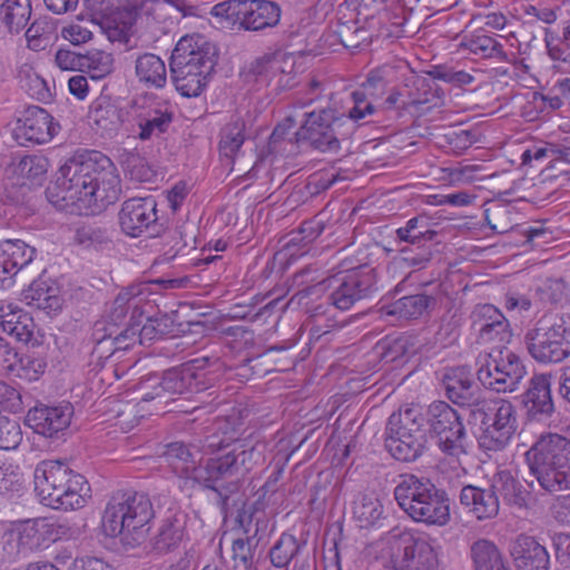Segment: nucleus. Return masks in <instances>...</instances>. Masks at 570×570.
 Listing matches in <instances>:
<instances>
[{"instance_id":"nucleus-1","label":"nucleus","mask_w":570,"mask_h":570,"mask_svg":"<svg viewBox=\"0 0 570 570\" xmlns=\"http://www.w3.org/2000/svg\"><path fill=\"white\" fill-rule=\"evenodd\" d=\"M58 200L79 215H97L115 204L121 195V180L116 165L100 151L91 150L69 158L56 179Z\"/></svg>"},{"instance_id":"nucleus-2","label":"nucleus","mask_w":570,"mask_h":570,"mask_svg":"<svg viewBox=\"0 0 570 570\" xmlns=\"http://www.w3.org/2000/svg\"><path fill=\"white\" fill-rule=\"evenodd\" d=\"M208 362L206 357L194 358L167 370L161 379L149 377L146 382L150 383L151 391L146 392L137 404H126L124 410H119V423L131 429L144 417V414L138 415L140 410L149 414L159 412L174 401L173 396L176 394L191 395L206 391L213 384V377L206 371Z\"/></svg>"},{"instance_id":"nucleus-3","label":"nucleus","mask_w":570,"mask_h":570,"mask_svg":"<svg viewBox=\"0 0 570 570\" xmlns=\"http://www.w3.org/2000/svg\"><path fill=\"white\" fill-rule=\"evenodd\" d=\"M328 291L325 303L312 304L307 307L311 317L326 315L330 306L338 311H348L358 302L372 298L379 291L377 275L368 265L338 272L326 279L297 291L293 298L302 304L303 299Z\"/></svg>"},{"instance_id":"nucleus-4","label":"nucleus","mask_w":570,"mask_h":570,"mask_svg":"<svg viewBox=\"0 0 570 570\" xmlns=\"http://www.w3.org/2000/svg\"><path fill=\"white\" fill-rule=\"evenodd\" d=\"M35 492L51 509L72 511L86 505L90 485L86 478L60 460H43L33 471Z\"/></svg>"},{"instance_id":"nucleus-5","label":"nucleus","mask_w":570,"mask_h":570,"mask_svg":"<svg viewBox=\"0 0 570 570\" xmlns=\"http://www.w3.org/2000/svg\"><path fill=\"white\" fill-rule=\"evenodd\" d=\"M149 497L134 491H118L109 499L101 520L106 535L120 537L127 548L144 543L148 537L149 522L154 518Z\"/></svg>"},{"instance_id":"nucleus-6","label":"nucleus","mask_w":570,"mask_h":570,"mask_svg":"<svg viewBox=\"0 0 570 570\" xmlns=\"http://www.w3.org/2000/svg\"><path fill=\"white\" fill-rule=\"evenodd\" d=\"M261 445L247 448L245 443H235L225 453L209 458L204 468H199L194 480L215 491L225 502L239 489L242 479L254 465L263 460Z\"/></svg>"},{"instance_id":"nucleus-7","label":"nucleus","mask_w":570,"mask_h":570,"mask_svg":"<svg viewBox=\"0 0 570 570\" xmlns=\"http://www.w3.org/2000/svg\"><path fill=\"white\" fill-rule=\"evenodd\" d=\"M261 445L247 448L245 443H235L225 453L209 458L204 468H199L194 480L215 491L225 502L239 489L242 479L254 465L263 460Z\"/></svg>"},{"instance_id":"nucleus-8","label":"nucleus","mask_w":570,"mask_h":570,"mask_svg":"<svg viewBox=\"0 0 570 570\" xmlns=\"http://www.w3.org/2000/svg\"><path fill=\"white\" fill-rule=\"evenodd\" d=\"M530 473L547 492L570 489V440L559 434L541 435L525 452Z\"/></svg>"},{"instance_id":"nucleus-9","label":"nucleus","mask_w":570,"mask_h":570,"mask_svg":"<svg viewBox=\"0 0 570 570\" xmlns=\"http://www.w3.org/2000/svg\"><path fill=\"white\" fill-rule=\"evenodd\" d=\"M469 424L476 429L479 446L484 451L504 450L518 430L515 406L505 399H482L468 413Z\"/></svg>"},{"instance_id":"nucleus-10","label":"nucleus","mask_w":570,"mask_h":570,"mask_svg":"<svg viewBox=\"0 0 570 570\" xmlns=\"http://www.w3.org/2000/svg\"><path fill=\"white\" fill-rule=\"evenodd\" d=\"M523 344L538 364L562 363L570 357V313L543 315L525 332Z\"/></svg>"},{"instance_id":"nucleus-11","label":"nucleus","mask_w":570,"mask_h":570,"mask_svg":"<svg viewBox=\"0 0 570 570\" xmlns=\"http://www.w3.org/2000/svg\"><path fill=\"white\" fill-rule=\"evenodd\" d=\"M385 448L397 461L414 462L428 449L423 414L416 407L394 412L385 428Z\"/></svg>"},{"instance_id":"nucleus-12","label":"nucleus","mask_w":570,"mask_h":570,"mask_svg":"<svg viewBox=\"0 0 570 570\" xmlns=\"http://www.w3.org/2000/svg\"><path fill=\"white\" fill-rule=\"evenodd\" d=\"M352 134L344 112L335 108H321L305 114V120L295 132L298 140H306L322 153H337L341 141Z\"/></svg>"},{"instance_id":"nucleus-13","label":"nucleus","mask_w":570,"mask_h":570,"mask_svg":"<svg viewBox=\"0 0 570 570\" xmlns=\"http://www.w3.org/2000/svg\"><path fill=\"white\" fill-rule=\"evenodd\" d=\"M424 417L429 433L436 440L439 450L446 456L459 460L468 454V433L462 416L444 401L431 403Z\"/></svg>"},{"instance_id":"nucleus-14","label":"nucleus","mask_w":570,"mask_h":570,"mask_svg":"<svg viewBox=\"0 0 570 570\" xmlns=\"http://www.w3.org/2000/svg\"><path fill=\"white\" fill-rule=\"evenodd\" d=\"M476 371L479 382L497 393L517 391L527 375L522 358L505 346L494 348L480 357Z\"/></svg>"},{"instance_id":"nucleus-15","label":"nucleus","mask_w":570,"mask_h":570,"mask_svg":"<svg viewBox=\"0 0 570 570\" xmlns=\"http://www.w3.org/2000/svg\"><path fill=\"white\" fill-rule=\"evenodd\" d=\"M58 539L56 525L47 519H28L12 524L6 531L3 552L10 561L48 548Z\"/></svg>"},{"instance_id":"nucleus-16","label":"nucleus","mask_w":570,"mask_h":570,"mask_svg":"<svg viewBox=\"0 0 570 570\" xmlns=\"http://www.w3.org/2000/svg\"><path fill=\"white\" fill-rule=\"evenodd\" d=\"M212 13L239 23L246 30L274 27L281 18V8L268 0H226L215 4Z\"/></svg>"},{"instance_id":"nucleus-17","label":"nucleus","mask_w":570,"mask_h":570,"mask_svg":"<svg viewBox=\"0 0 570 570\" xmlns=\"http://www.w3.org/2000/svg\"><path fill=\"white\" fill-rule=\"evenodd\" d=\"M389 542L396 551L394 563L403 570H438V553L425 538L409 529L394 528Z\"/></svg>"},{"instance_id":"nucleus-18","label":"nucleus","mask_w":570,"mask_h":570,"mask_svg":"<svg viewBox=\"0 0 570 570\" xmlns=\"http://www.w3.org/2000/svg\"><path fill=\"white\" fill-rule=\"evenodd\" d=\"M59 129L53 117L42 107H27L16 121L12 135L21 146L41 145L50 141Z\"/></svg>"},{"instance_id":"nucleus-19","label":"nucleus","mask_w":570,"mask_h":570,"mask_svg":"<svg viewBox=\"0 0 570 570\" xmlns=\"http://www.w3.org/2000/svg\"><path fill=\"white\" fill-rule=\"evenodd\" d=\"M471 326L476 334L478 343L505 346L512 337V331L507 317L492 304H482L471 313Z\"/></svg>"},{"instance_id":"nucleus-20","label":"nucleus","mask_w":570,"mask_h":570,"mask_svg":"<svg viewBox=\"0 0 570 570\" xmlns=\"http://www.w3.org/2000/svg\"><path fill=\"white\" fill-rule=\"evenodd\" d=\"M135 324L118 326L108 321H96L90 334L92 354L98 360L109 358L117 351H126L137 342Z\"/></svg>"},{"instance_id":"nucleus-21","label":"nucleus","mask_w":570,"mask_h":570,"mask_svg":"<svg viewBox=\"0 0 570 570\" xmlns=\"http://www.w3.org/2000/svg\"><path fill=\"white\" fill-rule=\"evenodd\" d=\"M179 60L186 62L187 68H200V72L214 71L217 63L216 46L200 35L185 36L173 50L169 63L180 66Z\"/></svg>"},{"instance_id":"nucleus-22","label":"nucleus","mask_w":570,"mask_h":570,"mask_svg":"<svg viewBox=\"0 0 570 570\" xmlns=\"http://www.w3.org/2000/svg\"><path fill=\"white\" fill-rule=\"evenodd\" d=\"M157 220V202L153 196L129 198L118 213L120 229L130 237L141 236Z\"/></svg>"},{"instance_id":"nucleus-23","label":"nucleus","mask_w":570,"mask_h":570,"mask_svg":"<svg viewBox=\"0 0 570 570\" xmlns=\"http://www.w3.org/2000/svg\"><path fill=\"white\" fill-rule=\"evenodd\" d=\"M73 416V406L69 402L58 405H36L26 416V423L38 434L46 438L58 436L66 431Z\"/></svg>"},{"instance_id":"nucleus-24","label":"nucleus","mask_w":570,"mask_h":570,"mask_svg":"<svg viewBox=\"0 0 570 570\" xmlns=\"http://www.w3.org/2000/svg\"><path fill=\"white\" fill-rule=\"evenodd\" d=\"M551 379L550 373H535L530 377L527 389L521 395V403L530 420L543 421L553 414Z\"/></svg>"},{"instance_id":"nucleus-25","label":"nucleus","mask_w":570,"mask_h":570,"mask_svg":"<svg viewBox=\"0 0 570 570\" xmlns=\"http://www.w3.org/2000/svg\"><path fill=\"white\" fill-rule=\"evenodd\" d=\"M174 119L169 106L160 102L134 106V121L140 140H150L168 131Z\"/></svg>"},{"instance_id":"nucleus-26","label":"nucleus","mask_w":570,"mask_h":570,"mask_svg":"<svg viewBox=\"0 0 570 570\" xmlns=\"http://www.w3.org/2000/svg\"><path fill=\"white\" fill-rule=\"evenodd\" d=\"M442 385L448 399L461 407H466L468 413L482 400L479 386L464 366L448 370L443 375Z\"/></svg>"},{"instance_id":"nucleus-27","label":"nucleus","mask_w":570,"mask_h":570,"mask_svg":"<svg viewBox=\"0 0 570 570\" xmlns=\"http://www.w3.org/2000/svg\"><path fill=\"white\" fill-rule=\"evenodd\" d=\"M450 520V499L446 492L438 488L430 479L417 503V513L413 517V521L426 525L443 527Z\"/></svg>"},{"instance_id":"nucleus-28","label":"nucleus","mask_w":570,"mask_h":570,"mask_svg":"<svg viewBox=\"0 0 570 570\" xmlns=\"http://www.w3.org/2000/svg\"><path fill=\"white\" fill-rule=\"evenodd\" d=\"M187 514L178 507H170L160 520L153 538V549L159 554L175 551L186 537Z\"/></svg>"},{"instance_id":"nucleus-29","label":"nucleus","mask_w":570,"mask_h":570,"mask_svg":"<svg viewBox=\"0 0 570 570\" xmlns=\"http://www.w3.org/2000/svg\"><path fill=\"white\" fill-rule=\"evenodd\" d=\"M36 253L35 247L21 239L0 242V287L10 286L18 272L33 261Z\"/></svg>"},{"instance_id":"nucleus-30","label":"nucleus","mask_w":570,"mask_h":570,"mask_svg":"<svg viewBox=\"0 0 570 570\" xmlns=\"http://www.w3.org/2000/svg\"><path fill=\"white\" fill-rule=\"evenodd\" d=\"M148 291L147 284H136L122 289L111 303L107 314L99 321H108L118 326L128 325L126 317L130 309L132 311L131 318L136 314L142 315V303L147 299Z\"/></svg>"},{"instance_id":"nucleus-31","label":"nucleus","mask_w":570,"mask_h":570,"mask_svg":"<svg viewBox=\"0 0 570 570\" xmlns=\"http://www.w3.org/2000/svg\"><path fill=\"white\" fill-rule=\"evenodd\" d=\"M511 556L518 570H549L550 556L534 537L520 534L512 544Z\"/></svg>"},{"instance_id":"nucleus-32","label":"nucleus","mask_w":570,"mask_h":570,"mask_svg":"<svg viewBox=\"0 0 570 570\" xmlns=\"http://www.w3.org/2000/svg\"><path fill=\"white\" fill-rule=\"evenodd\" d=\"M460 503L478 520L493 519L499 514L500 503L490 487L464 485L460 491Z\"/></svg>"},{"instance_id":"nucleus-33","label":"nucleus","mask_w":570,"mask_h":570,"mask_svg":"<svg viewBox=\"0 0 570 570\" xmlns=\"http://www.w3.org/2000/svg\"><path fill=\"white\" fill-rule=\"evenodd\" d=\"M399 478L400 481L394 488V498L399 507L413 520L417 513V503L430 478L413 473H403Z\"/></svg>"},{"instance_id":"nucleus-34","label":"nucleus","mask_w":570,"mask_h":570,"mask_svg":"<svg viewBox=\"0 0 570 570\" xmlns=\"http://www.w3.org/2000/svg\"><path fill=\"white\" fill-rule=\"evenodd\" d=\"M37 325L33 318L21 309L1 315L0 331L24 345H39Z\"/></svg>"},{"instance_id":"nucleus-35","label":"nucleus","mask_w":570,"mask_h":570,"mask_svg":"<svg viewBox=\"0 0 570 570\" xmlns=\"http://www.w3.org/2000/svg\"><path fill=\"white\" fill-rule=\"evenodd\" d=\"M435 297L424 293L403 296L391 304L384 305L381 311L384 315L397 320H417L435 305Z\"/></svg>"},{"instance_id":"nucleus-36","label":"nucleus","mask_w":570,"mask_h":570,"mask_svg":"<svg viewBox=\"0 0 570 570\" xmlns=\"http://www.w3.org/2000/svg\"><path fill=\"white\" fill-rule=\"evenodd\" d=\"M489 487L499 502L502 499L508 505L520 509L528 504L529 492L508 470L497 472L492 476Z\"/></svg>"},{"instance_id":"nucleus-37","label":"nucleus","mask_w":570,"mask_h":570,"mask_svg":"<svg viewBox=\"0 0 570 570\" xmlns=\"http://www.w3.org/2000/svg\"><path fill=\"white\" fill-rule=\"evenodd\" d=\"M434 226L435 224L425 214L416 215L395 230V240L422 248L436 237L438 232Z\"/></svg>"},{"instance_id":"nucleus-38","label":"nucleus","mask_w":570,"mask_h":570,"mask_svg":"<svg viewBox=\"0 0 570 570\" xmlns=\"http://www.w3.org/2000/svg\"><path fill=\"white\" fill-rule=\"evenodd\" d=\"M179 65L169 63L171 77L177 91L187 98L199 96L210 79L214 71L200 72V68L191 69L187 68L186 62Z\"/></svg>"},{"instance_id":"nucleus-39","label":"nucleus","mask_w":570,"mask_h":570,"mask_svg":"<svg viewBox=\"0 0 570 570\" xmlns=\"http://www.w3.org/2000/svg\"><path fill=\"white\" fill-rule=\"evenodd\" d=\"M460 48L480 59H497L501 62L509 60L503 45L485 32L478 31L464 36L460 42Z\"/></svg>"},{"instance_id":"nucleus-40","label":"nucleus","mask_w":570,"mask_h":570,"mask_svg":"<svg viewBox=\"0 0 570 570\" xmlns=\"http://www.w3.org/2000/svg\"><path fill=\"white\" fill-rule=\"evenodd\" d=\"M27 305L43 311H57L61 306L59 288L56 284L39 278L22 292Z\"/></svg>"},{"instance_id":"nucleus-41","label":"nucleus","mask_w":570,"mask_h":570,"mask_svg":"<svg viewBox=\"0 0 570 570\" xmlns=\"http://www.w3.org/2000/svg\"><path fill=\"white\" fill-rule=\"evenodd\" d=\"M135 72L139 80L147 87L163 88L167 81L166 65L155 53L145 52L135 58Z\"/></svg>"},{"instance_id":"nucleus-42","label":"nucleus","mask_w":570,"mask_h":570,"mask_svg":"<svg viewBox=\"0 0 570 570\" xmlns=\"http://www.w3.org/2000/svg\"><path fill=\"white\" fill-rule=\"evenodd\" d=\"M239 436V429L234 426L229 420H218L212 432L204 438L202 446L205 453H225L235 443H244Z\"/></svg>"},{"instance_id":"nucleus-43","label":"nucleus","mask_w":570,"mask_h":570,"mask_svg":"<svg viewBox=\"0 0 570 570\" xmlns=\"http://www.w3.org/2000/svg\"><path fill=\"white\" fill-rule=\"evenodd\" d=\"M470 556L475 570H510L498 547L490 540L480 539L473 542Z\"/></svg>"},{"instance_id":"nucleus-44","label":"nucleus","mask_w":570,"mask_h":570,"mask_svg":"<svg viewBox=\"0 0 570 570\" xmlns=\"http://www.w3.org/2000/svg\"><path fill=\"white\" fill-rule=\"evenodd\" d=\"M31 16L30 0H0V21L10 32H20Z\"/></svg>"},{"instance_id":"nucleus-45","label":"nucleus","mask_w":570,"mask_h":570,"mask_svg":"<svg viewBox=\"0 0 570 570\" xmlns=\"http://www.w3.org/2000/svg\"><path fill=\"white\" fill-rule=\"evenodd\" d=\"M245 128V121L237 117L232 119L220 129L218 147L222 157L229 160L235 158L247 138Z\"/></svg>"},{"instance_id":"nucleus-46","label":"nucleus","mask_w":570,"mask_h":570,"mask_svg":"<svg viewBox=\"0 0 570 570\" xmlns=\"http://www.w3.org/2000/svg\"><path fill=\"white\" fill-rule=\"evenodd\" d=\"M166 461L179 476L191 478L197 474L199 468L190 449L183 442H173L167 445L164 453Z\"/></svg>"},{"instance_id":"nucleus-47","label":"nucleus","mask_w":570,"mask_h":570,"mask_svg":"<svg viewBox=\"0 0 570 570\" xmlns=\"http://www.w3.org/2000/svg\"><path fill=\"white\" fill-rule=\"evenodd\" d=\"M304 547L305 542H299L295 535L284 532L269 549L271 563L275 568L285 569Z\"/></svg>"},{"instance_id":"nucleus-48","label":"nucleus","mask_w":570,"mask_h":570,"mask_svg":"<svg viewBox=\"0 0 570 570\" xmlns=\"http://www.w3.org/2000/svg\"><path fill=\"white\" fill-rule=\"evenodd\" d=\"M48 167L49 161L43 156H24L14 165L13 173L31 185H41Z\"/></svg>"},{"instance_id":"nucleus-49","label":"nucleus","mask_w":570,"mask_h":570,"mask_svg":"<svg viewBox=\"0 0 570 570\" xmlns=\"http://www.w3.org/2000/svg\"><path fill=\"white\" fill-rule=\"evenodd\" d=\"M90 117L101 129L115 130L120 125V110L108 98L100 97L90 108Z\"/></svg>"},{"instance_id":"nucleus-50","label":"nucleus","mask_w":570,"mask_h":570,"mask_svg":"<svg viewBox=\"0 0 570 570\" xmlns=\"http://www.w3.org/2000/svg\"><path fill=\"white\" fill-rule=\"evenodd\" d=\"M383 504L376 498L363 495L355 504L354 517L362 523L361 527L367 528L379 523L383 517Z\"/></svg>"},{"instance_id":"nucleus-51","label":"nucleus","mask_w":570,"mask_h":570,"mask_svg":"<svg viewBox=\"0 0 570 570\" xmlns=\"http://www.w3.org/2000/svg\"><path fill=\"white\" fill-rule=\"evenodd\" d=\"M432 79L450 83L454 87L471 85L475 78L465 70H459L448 65H435L425 71Z\"/></svg>"},{"instance_id":"nucleus-52","label":"nucleus","mask_w":570,"mask_h":570,"mask_svg":"<svg viewBox=\"0 0 570 570\" xmlns=\"http://www.w3.org/2000/svg\"><path fill=\"white\" fill-rule=\"evenodd\" d=\"M351 98L353 101V107L348 109L347 115L345 114V117L348 120L350 128L353 130L351 121L360 125L368 124L367 117L379 112V107L375 105V101L368 99L363 94H358L355 90L351 94Z\"/></svg>"},{"instance_id":"nucleus-53","label":"nucleus","mask_w":570,"mask_h":570,"mask_svg":"<svg viewBox=\"0 0 570 570\" xmlns=\"http://www.w3.org/2000/svg\"><path fill=\"white\" fill-rule=\"evenodd\" d=\"M248 532L249 530H245L246 537L235 539L232 544L234 561L246 570L254 563L255 549L258 544V539H256L258 529L255 530L253 535H249Z\"/></svg>"},{"instance_id":"nucleus-54","label":"nucleus","mask_w":570,"mask_h":570,"mask_svg":"<svg viewBox=\"0 0 570 570\" xmlns=\"http://www.w3.org/2000/svg\"><path fill=\"white\" fill-rule=\"evenodd\" d=\"M277 71L284 70L281 68V55L276 53H265L256 58L248 68V73L252 75L256 81L266 83Z\"/></svg>"},{"instance_id":"nucleus-55","label":"nucleus","mask_w":570,"mask_h":570,"mask_svg":"<svg viewBox=\"0 0 570 570\" xmlns=\"http://www.w3.org/2000/svg\"><path fill=\"white\" fill-rule=\"evenodd\" d=\"M160 261L170 262L176 258L187 246L183 230L178 227L165 230L160 236Z\"/></svg>"},{"instance_id":"nucleus-56","label":"nucleus","mask_w":570,"mask_h":570,"mask_svg":"<svg viewBox=\"0 0 570 570\" xmlns=\"http://www.w3.org/2000/svg\"><path fill=\"white\" fill-rule=\"evenodd\" d=\"M387 87L386 70L377 68L368 72L365 81L355 91L376 102L386 94Z\"/></svg>"},{"instance_id":"nucleus-57","label":"nucleus","mask_w":570,"mask_h":570,"mask_svg":"<svg viewBox=\"0 0 570 570\" xmlns=\"http://www.w3.org/2000/svg\"><path fill=\"white\" fill-rule=\"evenodd\" d=\"M568 285L562 278H547L535 288V294L543 304H558L567 295Z\"/></svg>"},{"instance_id":"nucleus-58","label":"nucleus","mask_w":570,"mask_h":570,"mask_svg":"<svg viewBox=\"0 0 570 570\" xmlns=\"http://www.w3.org/2000/svg\"><path fill=\"white\" fill-rule=\"evenodd\" d=\"M406 340H384L376 343L375 355L384 363L402 362L406 354Z\"/></svg>"},{"instance_id":"nucleus-59","label":"nucleus","mask_w":570,"mask_h":570,"mask_svg":"<svg viewBox=\"0 0 570 570\" xmlns=\"http://www.w3.org/2000/svg\"><path fill=\"white\" fill-rule=\"evenodd\" d=\"M22 441L20 424L0 413V450H14Z\"/></svg>"},{"instance_id":"nucleus-60","label":"nucleus","mask_w":570,"mask_h":570,"mask_svg":"<svg viewBox=\"0 0 570 570\" xmlns=\"http://www.w3.org/2000/svg\"><path fill=\"white\" fill-rule=\"evenodd\" d=\"M75 242L83 247H99L110 242L106 228L83 225L76 230Z\"/></svg>"},{"instance_id":"nucleus-61","label":"nucleus","mask_w":570,"mask_h":570,"mask_svg":"<svg viewBox=\"0 0 570 570\" xmlns=\"http://www.w3.org/2000/svg\"><path fill=\"white\" fill-rule=\"evenodd\" d=\"M425 86L424 79H415L412 81V86L409 83L402 86V100H404V104H402V111H412L413 109L419 110L421 106L429 102L428 92H415L413 90L416 89L420 90L421 87Z\"/></svg>"},{"instance_id":"nucleus-62","label":"nucleus","mask_w":570,"mask_h":570,"mask_svg":"<svg viewBox=\"0 0 570 570\" xmlns=\"http://www.w3.org/2000/svg\"><path fill=\"white\" fill-rule=\"evenodd\" d=\"M169 317L166 315L161 317H148L147 322L139 328L137 326V340L140 344H145L146 342H150L157 337L164 336L167 334V322Z\"/></svg>"},{"instance_id":"nucleus-63","label":"nucleus","mask_w":570,"mask_h":570,"mask_svg":"<svg viewBox=\"0 0 570 570\" xmlns=\"http://www.w3.org/2000/svg\"><path fill=\"white\" fill-rule=\"evenodd\" d=\"M509 213L508 206L493 204L484 210V219L493 232L504 234L511 229L510 223L505 219Z\"/></svg>"},{"instance_id":"nucleus-64","label":"nucleus","mask_w":570,"mask_h":570,"mask_svg":"<svg viewBox=\"0 0 570 570\" xmlns=\"http://www.w3.org/2000/svg\"><path fill=\"white\" fill-rule=\"evenodd\" d=\"M83 69L88 68L92 70V78H101L109 75L112 71V57L104 51H94L85 55Z\"/></svg>"}]
</instances>
